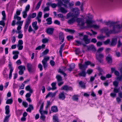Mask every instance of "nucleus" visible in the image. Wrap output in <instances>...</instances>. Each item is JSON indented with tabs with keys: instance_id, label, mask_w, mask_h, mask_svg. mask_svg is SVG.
Returning <instances> with one entry per match:
<instances>
[{
	"instance_id": "obj_15",
	"label": "nucleus",
	"mask_w": 122,
	"mask_h": 122,
	"mask_svg": "<svg viewBox=\"0 0 122 122\" xmlns=\"http://www.w3.org/2000/svg\"><path fill=\"white\" fill-rule=\"evenodd\" d=\"M64 39V35L63 33L62 32H60L59 36V39L61 41V42L60 43V44H61L63 42Z\"/></svg>"
},
{
	"instance_id": "obj_8",
	"label": "nucleus",
	"mask_w": 122,
	"mask_h": 122,
	"mask_svg": "<svg viewBox=\"0 0 122 122\" xmlns=\"http://www.w3.org/2000/svg\"><path fill=\"white\" fill-rule=\"evenodd\" d=\"M104 56L102 54L100 53L98 54L96 53V57L97 59L100 62L102 61V59L103 57Z\"/></svg>"
},
{
	"instance_id": "obj_11",
	"label": "nucleus",
	"mask_w": 122,
	"mask_h": 122,
	"mask_svg": "<svg viewBox=\"0 0 122 122\" xmlns=\"http://www.w3.org/2000/svg\"><path fill=\"white\" fill-rule=\"evenodd\" d=\"M42 15V13L41 12H39L37 14V16L36 18V19L38 20V23H40L41 22V18Z\"/></svg>"
},
{
	"instance_id": "obj_26",
	"label": "nucleus",
	"mask_w": 122,
	"mask_h": 122,
	"mask_svg": "<svg viewBox=\"0 0 122 122\" xmlns=\"http://www.w3.org/2000/svg\"><path fill=\"white\" fill-rule=\"evenodd\" d=\"M22 9L20 8L19 9H17L16 10V13L14 15H19L21 13V11H22Z\"/></svg>"
},
{
	"instance_id": "obj_49",
	"label": "nucleus",
	"mask_w": 122,
	"mask_h": 122,
	"mask_svg": "<svg viewBox=\"0 0 122 122\" xmlns=\"http://www.w3.org/2000/svg\"><path fill=\"white\" fill-rule=\"evenodd\" d=\"M17 47L18 48L19 50H21L23 48V46L22 45H17Z\"/></svg>"
},
{
	"instance_id": "obj_47",
	"label": "nucleus",
	"mask_w": 122,
	"mask_h": 122,
	"mask_svg": "<svg viewBox=\"0 0 122 122\" xmlns=\"http://www.w3.org/2000/svg\"><path fill=\"white\" fill-rule=\"evenodd\" d=\"M21 28V27L20 25H18L17 28V31H16V33H20L22 32L20 30Z\"/></svg>"
},
{
	"instance_id": "obj_51",
	"label": "nucleus",
	"mask_w": 122,
	"mask_h": 122,
	"mask_svg": "<svg viewBox=\"0 0 122 122\" xmlns=\"http://www.w3.org/2000/svg\"><path fill=\"white\" fill-rule=\"evenodd\" d=\"M65 45V43H64L62 44L60 48L59 51H63L64 50L63 49Z\"/></svg>"
},
{
	"instance_id": "obj_34",
	"label": "nucleus",
	"mask_w": 122,
	"mask_h": 122,
	"mask_svg": "<svg viewBox=\"0 0 122 122\" xmlns=\"http://www.w3.org/2000/svg\"><path fill=\"white\" fill-rule=\"evenodd\" d=\"M75 65L74 64H72L70 66V68L68 69L69 71L70 72L75 68Z\"/></svg>"
},
{
	"instance_id": "obj_9",
	"label": "nucleus",
	"mask_w": 122,
	"mask_h": 122,
	"mask_svg": "<svg viewBox=\"0 0 122 122\" xmlns=\"http://www.w3.org/2000/svg\"><path fill=\"white\" fill-rule=\"evenodd\" d=\"M8 66L10 69L9 78L10 79H11V78L12 73L13 70L14 68L12 66V64L10 63L9 64Z\"/></svg>"
},
{
	"instance_id": "obj_25",
	"label": "nucleus",
	"mask_w": 122,
	"mask_h": 122,
	"mask_svg": "<svg viewBox=\"0 0 122 122\" xmlns=\"http://www.w3.org/2000/svg\"><path fill=\"white\" fill-rule=\"evenodd\" d=\"M79 84L80 86L82 88L85 89V84L82 81H80Z\"/></svg>"
},
{
	"instance_id": "obj_53",
	"label": "nucleus",
	"mask_w": 122,
	"mask_h": 122,
	"mask_svg": "<svg viewBox=\"0 0 122 122\" xmlns=\"http://www.w3.org/2000/svg\"><path fill=\"white\" fill-rule=\"evenodd\" d=\"M23 22V21H18L16 22V24H17L19 25H20L21 26L22 25Z\"/></svg>"
},
{
	"instance_id": "obj_44",
	"label": "nucleus",
	"mask_w": 122,
	"mask_h": 122,
	"mask_svg": "<svg viewBox=\"0 0 122 122\" xmlns=\"http://www.w3.org/2000/svg\"><path fill=\"white\" fill-rule=\"evenodd\" d=\"M16 33L18 34V38L19 39H21L22 38L23 35V34H22V32H21L20 33Z\"/></svg>"
},
{
	"instance_id": "obj_29",
	"label": "nucleus",
	"mask_w": 122,
	"mask_h": 122,
	"mask_svg": "<svg viewBox=\"0 0 122 122\" xmlns=\"http://www.w3.org/2000/svg\"><path fill=\"white\" fill-rule=\"evenodd\" d=\"M85 70H82V71L79 73V75L81 76L85 77L86 76V73Z\"/></svg>"
},
{
	"instance_id": "obj_24",
	"label": "nucleus",
	"mask_w": 122,
	"mask_h": 122,
	"mask_svg": "<svg viewBox=\"0 0 122 122\" xmlns=\"http://www.w3.org/2000/svg\"><path fill=\"white\" fill-rule=\"evenodd\" d=\"M29 107L26 109V111L28 112H30L31 110L33 109V107L32 105L31 104H29Z\"/></svg>"
},
{
	"instance_id": "obj_10",
	"label": "nucleus",
	"mask_w": 122,
	"mask_h": 122,
	"mask_svg": "<svg viewBox=\"0 0 122 122\" xmlns=\"http://www.w3.org/2000/svg\"><path fill=\"white\" fill-rule=\"evenodd\" d=\"M61 90H63L66 91H72V88L71 87L67 85H64L61 87Z\"/></svg>"
},
{
	"instance_id": "obj_63",
	"label": "nucleus",
	"mask_w": 122,
	"mask_h": 122,
	"mask_svg": "<svg viewBox=\"0 0 122 122\" xmlns=\"http://www.w3.org/2000/svg\"><path fill=\"white\" fill-rule=\"evenodd\" d=\"M16 38L15 36H13L11 37V40L12 43H14L16 41Z\"/></svg>"
},
{
	"instance_id": "obj_16",
	"label": "nucleus",
	"mask_w": 122,
	"mask_h": 122,
	"mask_svg": "<svg viewBox=\"0 0 122 122\" xmlns=\"http://www.w3.org/2000/svg\"><path fill=\"white\" fill-rule=\"evenodd\" d=\"M19 52L17 51H13L12 54H13L15 55L13 56V58L14 60H15L17 59L18 57V54Z\"/></svg>"
},
{
	"instance_id": "obj_22",
	"label": "nucleus",
	"mask_w": 122,
	"mask_h": 122,
	"mask_svg": "<svg viewBox=\"0 0 122 122\" xmlns=\"http://www.w3.org/2000/svg\"><path fill=\"white\" fill-rule=\"evenodd\" d=\"M25 89L27 91H29L30 93H32L33 92L31 88L29 85H28L25 87Z\"/></svg>"
},
{
	"instance_id": "obj_43",
	"label": "nucleus",
	"mask_w": 122,
	"mask_h": 122,
	"mask_svg": "<svg viewBox=\"0 0 122 122\" xmlns=\"http://www.w3.org/2000/svg\"><path fill=\"white\" fill-rule=\"evenodd\" d=\"M56 78L58 81L59 82L62 80V78L61 76L59 75H57L56 76Z\"/></svg>"
},
{
	"instance_id": "obj_40",
	"label": "nucleus",
	"mask_w": 122,
	"mask_h": 122,
	"mask_svg": "<svg viewBox=\"0 0 122 122\" xmlns=\"http://www.w3.org/2000/svg\"><path fill=\"white\" fill-rule=\"evenodd\" d=\"M53 122H58V117L56 116H53Z\"/></svg>"
},
{
	"instance_id": "obj_36",
	"label": "nucleus",
	"mask_w": 122,
	"mask_h": 122,
	"mask_svg": "<svg viewBox=\"0 0 122 122\" xmlns=\"http://www.w3.org/2000/svg\"><path fill=\"white\" fill-rule=\"evenodd\" d=\"M31 22V19L29 17H28L26 19L25 24L29 25Z\"/></svg>"
},
{
	"instance_id": "obj_3",
	"label": "nucleus",
	"mask_w": 122,
	"mask_h": 122,
	"mask_svg": "<svg viewBox=\"0 0 122 122\" xmlns=\"http://www.w3.org/2000/svg\"><path fill=\"white\" fill-rule=\"evenodd\" d=\"M86 24V27L88 28H93L95 29H98L100 27L99 25H97L96 24L93 25L91 20H87Z\"/></svg>"
},
{
	"instance_id": "obj_37",
	"label": "nucleus",
	"mask_w": 122,
	"mask_h": 122,
	"mask_svg": "<svg viewBox=\"0 0 122 122\" xmlns=\"http://www.w3.org/2000/svg\"><path fill=\"white\" fill-rule=\"evenodd\" d=\"M56 83L55 82H53L51 83L52 90H55L56 89Z\"/></svg>"
},
{
	"instance_id": "obj_64",
	"label": "nucleus",
	"mask_w": 122,
	"mask_h": 122,
	"mask_svg": "<svg viewBox=\"0 0 122 122\" xmlns=\"http://www.w3.org/2000/svg\"><path fill=\"white\" fill-rule=\"evenodd\" d=\"M110 40L109 39H108L106 40L105 41L103 42L104 44L105 45H107L108 44L110 43Z\"/></svg>"
},
{
	"instance_id": "obj_28",
	"label": "nucleus",
	"mask_w": 122,
	"mask_h": 122,
	"mask_svg": "<svg viewBox=\"0 0 122 122\" xmlns=\"http://www.w3.org/2000/svg\"><path fill=\"white\" fill-rule=\"evenodd\" d=\"M45 46L46 45H45L42 44L41 46H40L37 47L35 49L36 50H41V48L43 49L45 47Z\"/></svg>"
},
{
	"instance_id": "obj_59",
	"label": "nucleus",
	"mask_w": 122,
	"mask_h": 122,
	"mask_svg": "<svg viewBox=\"0 0 122 122\" xmlns=\"http://www.w3.org/2000/svg\"><path fill=\"white\" fill-rule=\"evenodd\" d=\"M5 25V22L3 20H2L0 21V25H2L3 27H4Z\"/></svg>"
},
{
	"instance_id": "obj_32",
	"label": "nucleus",
	"mask_w": 122,
	"mask_h": 122,
	"mask_svg": "<svg viewBox=\"0 0 122 122\" xmlns=\"http://www.w3.org/2000/svg\"><path fill=\"white\" fill-rule=\"evenodd\" d=\"M36 13H33L29 15L28 17H29L31 20V18H33L35 17L36 16Z\"/></svg>"
},
{
	"instance_id": "obj_52",
	"label": "nucleus",
	"mask_w": 122,
	"mask_h": 122,
	"mask_svg": "<svg viewBox=\"0 0 122 122\" xmlns=\"http://www.w3.org/2000/svg\"><path fill=\"white\" fill-rule=\"evenodd\" d=\"M105 37V36H103L101 35L97 36V38L98 39L102 40L104 39Z\"/></svg>"
},
{
	"instance_id": "obj_2",
	"label": "nucleus",
	"mask_w": 122,
	"mask_h": 122,
	"mask_svg": "<svg viewBox=\"0 0 122 122\" xmlns=\"http://www.w3.org/2000/svg\"><path fill=\"white\" fill-rule=\"evenodd\" d=\"M82 40L81 42L78 41H76V43L77 46H79L82 45L84 46H86V45L84 43H83V41L86 44H88L90 42V39L88 38V36L86 35H84L83 36V38L82 39H81Z\"/></svg>"
},
{
	"instance_id": "obj_41",
	"label": "nucleus",
	"mask_w": 122,
	"mask_h": 122,
	"mask_svg": "<svg viewBox=\"0 0 122 122\" xmlns=\"http://www.w3.org/2000/svg\"><path fill=\"white\" fill-rule=\"evenodd\" d=\"M42 1L41 0H40L37 3V6L36 8V10H38L40 6L41 5V4Z\"/></svg>"
},
{
	"instance_id": "obj_33",
	"label": "nucleus",
	"mask_w": 122,
	"mask_h": 122,
	"mask_svg": "<svg viewBox=\"0 0 122 122\" xmlns=\"http://www.w3.org/2000/svg\"><path fill=\"white\" fill-rule=\"evenodd\" d=\"M87 18L89 19V20L87 19L86 21L87 20H91L92 21L91 19H92L93 18V15H91L90 14H88L86 16Z\"/></svg>"
},
{
	"instance_id": "obj_19",
	"label": "nucleus",
	"mask_w": 122,
	"mask_h": 122,
	"mask_svg": "<svg viewBox=\"0 0 122 122\" xmlns=\"http://www.w3.org/2000/svg\"><path fill=\"white\" fill-rule=\"evenodd\" d=\"M59 12H61L63 13H66L67 12V10L65 9L64 8L61 7L58 10Z\"/></svg>"
},
{
	"instance_id": "obj_12",
	"label": "nucleus",
	"mask_w": 122,
	"mask_h": 122,
	"mask_svg": "<svg viewBox=\"0 0 122 122\" xmlns=\"http://www.w3.org/2000/svg\"><path fill=\"white\" fill-rule=\"evenodd\" d=\"M26 66L29 72H31L33 69V67L32 64L30 63H27Z\"/></svg>"
},
{
	"instance_id": "obj_31",
	"label": "nucleus",
	"mask_w": 122,
	"mask_h": 122,
	"mask_svg": "<svg viewBox=\"0 0 122 122\" xmlns=\"http://www.w3.org/2000/svg\"><path fill=\"white\" fill-rule=\"evenodd\" d=\"M27 12L24 10L23 11L22 14L23 18H25L27 17Z\"/></svg>"
},
{
	"instance_id": "obj_20",
	"label": "nucleus",
	"mask_w": 122,
	"mask_h": 122,
	"mask_svg": "<svg viewBox=\"0 0 122 122\" xmlns=\"http://www.w3.org/2000/svg\"><path fill=\"white\" fill-rule=\"evenodd\" d=\"M87 47L88 50H90L93 51H95L96 50V48L93 45H92L87 46Z\"/></svg>"
},
{
	"instance_id": "obj_27",
	"label": "nucleus",
	"mask_w": 122,
	"mask_h": 122,
	"mask_svg": "<svg viewBox=\"0 0 122 122\" xmlns=\"http://www.w3.org/2000/svg\"><path fill=\"white\" fill-rule=\"evenodd\" d=\"M51 111L54 112H56L58 111L57 107L56 106H53L51 108Z\"/></svg>"
},
{
	"instance_id": "obj_58",
	"label": "nucleus",
	"mask_w": 122,
	"mask_h": 122,
	"mask_svg": "<svg viewBox=\"0 0 122 122\" xmlns=\"http://www.w3.org/2000/svg\"><path fill=\"white\" fill-rule=\"evenodd\" d=\"M22 104L25 107H28V104L25 102H23Z\"/></svg>"
},
{
	"instance_id": "obj_35",
	"label": "nucleus",
	"mask_w": 122,
	"mask_h": 122,
	"mask_svg": "<svg viewBox=\"0 0 122 122\" xmlns=\"http://www.w3.org/2000/svg\"><path fill=\"white\" fill-rule=\"evenodd\" d=\"M18 69L20 70L23 71H24L25 70V68L24 66L20 65L18 67Z\"/></svg>"
},
{
	"instance_id": "obj_23",
	"label": "nucleus",
	"mask_w": 122,
	"mask_h": 122,
	"mask_svg": "<svg viewBox=\"0 0 122 122\" xmlns=\"http://www.w3.org/2000/svg\"><path fill=\"white\" fill-rule=\"evenodd\" d=\"M106 60L108 63H111L112 62V59L111 56L109 55L106 57Z\"/></svg>"
},
{
	"instance_id": "obj_39",
	"label": "nucleus",
	"mask_w": 122,
	"mask_h": 122,
	"mask_svg": "<svg viewBox=\"0 0 122 122\" xmlns=\"http://www.w3.org/2000/svg\"><path fill=\"white\" fill-rule=\"evenodd\" d=\"M49 41V40L46 38H44L42 39V42L43 43H48Z\"/></svg>"
},
{
	"instance_id": "obj_13",
	"label": "nucleus",
	"mask_w": 122,
	"mask_h": 122,
	"mask_svg": "<svg viewBox=\"0 0 122 122\" xmlns=\"http://www.w3.org/2000/svg\"><path fill=\"white\" fill-rule=\"evenodd\" d=\"M117 37L112 38V41L110 42V45L112 46H115L117 43Z\"/></svg>"
},
{
	"instance_id": "obj_14",
	"label": "nucleus",
	"mask_w": 122,
	"mask_h": 122,
	"mask_svg": "<svg viewBox=\"0 0 122 122\" xmlns=\"http://www.w3.org/2000/svg\"><path fill=\"white\" fill-rule=\"evenodd\" d=\"M56 93V92H54L53 93L51 92H49L46 96V98L49 97H51V98L54 97L55 96Z\"/></svg>"
},
{
	"instance_id": "obj_17",
	"label": "nucleus",
	"mask_w": 122,
	"mask_h": 122,
	"mask_svg": "<svg viewBox=\"0 0 122 122\" xmlns=\"http://www.w3.org/2000/svg\"><path fill=\"white\" fill-rule=\"evenodd\" d=\"M54 29L52 28H48L46 29V33L48 34L51 35L52 34Z\"/></svg>"
},
{
	"instance_id": "obj_61",
	"label": "nucleus",
	"mask_w": 122,
	"mask_h": 122,
	"mask_svg": "<svg viewBox=\"0 0 122 122\" xmlns=\"http://www.w3.org/2000/svg\"><path fill=\"white\" fill-rule=\"evenodd\" d=\"M76 52L75 53L77 55H78L80 52V49L78 48L76 49L75 50Z\"/></svg>"
},
{
	"instance_id": "obj_21",
	"label": "nucleus",
	"mask_w": 122,
	"mask_h": 122,
	"mask_svg": "<svg viewBox=\"0 0 122 122\" xmlns=\"http://www.w3.org/2000/svg\"><path fill=\"white\" fill-rule=\"evenodd\" d=\"M59 98L62 100H64L65 98V96L63 92H62L59 94Z\"/></svg>"
},
{
	"instance_id": "obj_54",
	"label": "nucleus",
	"mask_w": 122,
	"mask_h": 122,
	"mask_svg": "<svg viewBox=\"0 0 122 122\" xmlns=\"http://www.w3.org/2000/svg\"><path fill=\"white\" fill-rule=\"evenodd\" d=\"M43 104H42L41 106L40 109L39 110V112L41 114L43 112Z\"/></svg>"
},
{
	"instance_id": "obj_55",
	"label": "nucleus",
	"mask_w": 122,
	"mask_h": 122,
	"mask_svg": "<svg viewBox=\"0 0 122 122\" xmlns=\"http://www.w3.org/2000/svg\"><path fill=\"white\" fill-rule=\"evenodd\" d=\"M59 72L61 73L64 75V76H66V74L61 69H60L59 70Z\"/></svg>"
},
{
	"instance_id": "obj_5",
	"label": "nucleus",
	"mask_w": 122,
	"mask_h": 122,
	"mask_svg": "<svg viewBox=\"0 0 122 122\" xmlns=\"http://www.w3.org/2000/svg\"><path fill=\"white\" fill-rule=\"evenodd\" d=\"M49 59V57H45L42 61V62L44 68L45 70L46 69V68L48 66L47 61Z\"/></svg>"
},
{
	"instance_id": "obj_7",
	"label": "nucleus",
	"mask_w": 122,
	"mask_h": 122,
	"mask_svg": "<svg viewBox=\"0 0 122 122\" xmlns=\"http://www.w3.org/2000/svg\"><path fill=\"white\" fill-rule=\"evenodd\" d=\"M76 22L81 27H84L85 23L82 18H78L76 19Z\"/></svg>"
},
{
	"instance_id": "obj_46",
	"label": "nucleus",
	"mask_w": 122,
	"mask_h": 122,
	"mask_svg": "<svg viewBox=\"0 0 122 122\" xmlns=\"http://www.w3.org/2000/svg\"><path fill=\"white\" fill-rule=\"evenodd\" d=\"M65 30L66 32H69L71 33H73L75 32V30L71 29H66Z\"/></svg>"
},
{
	"instance_id": "obj_56",
	"label": "nucleus",
	"mask_w": 122,
	"mask_h": 122,
	"mask_svg": "<svg viewBox=\"0 0 122 122\" xmlns=\"http://www.w3.org/2000/svg\"><path fill=\"white\" fill-rule=\"evenodd\" d=\"M104 49L103 48V47H101L100 48H99L97 51V53H100Z\"/></svg>"
},
{
	"instance_id": "obj_4",
	"label": "nucleus",
	"mask_w": 122,
	"mask_h": 122,
	"mask_svg": "<svg viewBox=\"0 0 122 122\" xmlns=\"http://www.w3.org/2000/svg\"><path fill=\"white\" fill-rule=\"evenodd\" d=\"M90 64L91 62L89 61H86L84 65L79 63V68L82 70H85L87 68V66Z\"/></svg>"
},
{
	"instance_id": "obj_62",
	"label": "nucleus",
	"mask_w": 122,
	"mask_h": 122,
	"mask_svg": "<svg viewBox=\"0 0 122 122\" xmlns=\"http://www.w3.org/2000/svg\"><path fill=\"white\" fill-rule=\"evenodd\" d=\"M102 45V42L98 41L97 43V46H100Z\"/></svg>"
},
{
	"instance_id": "obj_57",
	"label": "nucleus",
	"mask_w": 122,
	"mask_h": 122,
	"mask_svg": "<svg viewBox=\"0 0 122 122\" xmlns=\"http://www.w3.org/2000/svg\"><path fill=\"white\" fill-rule=\"evenodd\" d=\"M118 82L117 81H114L113 82V85L115 87H117L118 86Z\"/></svg>"
},
{
	"instance_id": "obj_1",
	"label": "nucleus",
	"mask_w": 122,
	"mask_h": 122,
	"mask_svg": "<svg viewBox=\"0 0 122 122\" xmlns=\"http://www.w3.org/2000/svg\"><path fill=\"white\" fill-rule=\"evenodd\" d=\"M72 13L69 12L66 15V18L68 19L72 17V18L68 21V23L70 24L74 23L76 20V18L79 16L80 14L79 9L76 8H73L72 9Z\"/></svg>"
},
{
	"instance_id": "obj_6",
	"label": "nucleus",
	"mask_w": 122,
	"mask_h": 122,
	"mask_svg": "<svg viewBox=\"0 0 122 122\" xmlns=\"http://www.w3.org/2000/svg\"><path fill=\"white\" fill-rule=\"evenodd\" d=\"M63 5L65 7H66L67 5L65 4H63L61 0H59L57 5L55 3H52L51 6L53 8H56L57 5L58 6H60Z\"/></svg>"
},
{
	"instance_id": "obj_38",
	"label": "nucleus",
	"mask_w": 122,
	"mask_h": 122,
	"mask_svg": "<svg viewBox=\"0 0 122 122\" xmlns=\"http://www.w3.org/2000/svg\"><path fill=\"white\" fill-rule=\"evenodd\" d=\"M18 16L19 15H14V19L15 20L16 19L18 21H19L21 20V18Z\"/></svg>"
},
{
	"instance_id": "obj_45",
	"label": "nucleus",
	"mask_w": 122,
	"mask_h": 122,
	"mask_svg": "<svg viewBox=\"0 0 122 122\" xmlns=\"http://www.w3.org/2000/svg\"><path fill=\"white\" fill-rule=\"evenodd\" d=\"M49 51V50L48 49H46L42 53V56H43L44 55H46L48 52Z\"/></svg>"
},
{
	"instance_id": "obj_42",
	"label": "nucleus",
	"mask_w": 122,
	"mask_h": 122,
	"mask_svg": "<svg viewBox=\"0 0 122 122\" xmlns=\"http://www.w3.org/2000/svg\"><path fill=\"white\" fill-rule=\"evenodd\" d=\"M13 100L12 99H10L7 100L6 102L7 104H10L12 103Z\"/></svg>"
},
{
	"instance_id": "obj_30",
	"label": "nucleus",
	"mask_w": 122,
	"mask_h": 122,
	"mask_svg": "<svg viewBox=\"0 0 122 122\" xmlns=\"http://www.w3.org/2000/svg\"><path fill=\"white\" fill-rule=\"evenodd\" d=\"M46 21L47 22V24L48 25H50L52 23V19L51 17H49L47 18Z\"/></svg>"
},
{
	"instance_id": "obj_60",
	"label": "nucleus",
	"mask_w": 122,
	"mask_h": 122,
	"mask_svg": "<svg viewBox=\"0 0 122 122\" xmlns=\"http://www.w3.org/2000/svg\"><path fill=\"white\" fill-rule=\"evenodd\" d=\"M38 67L40 71H42L43 70L42 66L41 64H39L38 66Z\"/></svg>"
},
{
	"instance_id": "obj_50",
	"label": "nucleus",
	"mask_w": 122,
	"mask_h": 122,
	"mask_svg": "<svg viewBox=\"0 0 122 122\" xmlns=\"http://www.w3.org/2000/svg\"><path fill=\"white\" fill-rule=\"evenodd\" d=\"M30 8V5L29 4L27 5L25 7V10L24 11L28 12L29 11Z\"/></svg>"
},
{
	"instance_id": "obj_18",
	"label": "nucleus",
	"mask_w": 122,
	"mask_h": 122,
	"mask_svg": "<svg viewBox=\"0 0 122 122\" xmlns=\"http://www.w3.org/2000/svg\"><path fill=\"white\" fill-rule=\"evenodd\" d=\"M37 22L35 21L33 22L32 24V26L35 30H37L38 29V27L37 25Z\"/></svg>"
},
{
	"instance_id": "obj_48",
	"label": "nucleus",
	"mask_w": 122,
	"mask_h": 122,
	"mask_svg": "<svg viewBox=\"0 0 122 122\" xmlns=\"http://www.w3.org/2000/svg\"><path fill=\"white\" fill-rule=\"evenodd\" d=\"M10 116V115L6 116L4 120V122H8V119Z\"/></svg>"
}]
</instances>
